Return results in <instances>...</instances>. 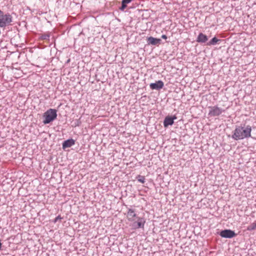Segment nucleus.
<instances>
[{"label":"nucleus","instance_id":"1","mask_svg":"<svg viewBox=\"0 0 256 256\" xmlns=\"http://www.w3.org/2000/svg\"><path fill=\"white\" fill-rule=\"evenodd\" d=\"M251 132L252 128L249 125L236 126L232 135V138L238 140L251 137Z\"/></svg>","mask_w":256,"mask_h":256},{"label":"nucleus","instance_id":"2","mask_svg":"<svg viewBox=\"0 0 256 256\" xmlns=\"http://www.w3.org/2000/svg\"><path fill=\"white\" fill-rule=\"evenodd\" d=\"M57 111L55 109L50 108L46 110L43 115L44 124H48L54 121L57 117Z\"/></svg>","mask_w":256,"mask_h":256},{"label":"nucleus","instance_id":"3","mask_svg":"<svg viewBox=\"0 0 256 256\" xmlns=\"http://www.w3.org/2000/svg\"><path fill=\"white\" fill-rule=\"evenodd\" d=\"M12 22V15L9 13H6L0 15V28H5L6 26L11 24Z\"/></svg>","mask_w":256,"mask_h":256},{"label":"nucleus","instance_id":"4","mask_svg":"<svg viewBox=\"0 0 256 256\" xmlns=\"http://www.w3.org/2000/svg\"><path fill=\"white\" fill-rule=\"evenodd\" d=\"M137 220L130 224V226L133 230L138 228H144V226L146 223V219L144 218L136 217Z\"/></svg>","mask_w":256,"mask_h":256},{"label":"nucleus","instance_id":"5","mask_svg":"<svg viewBox=\"0 0 256 256\" xmlns=\"http://www.w3.org/2000/svg\"><path fill=\"white\" fill-rule=\"evenodd\" d=\"M209 108L208 116H218L224 112V110H222L217 106H210Z\"/></svg>","mask_w":256,"mask_h":256},{"label":"nucleus","instance_id":"6","mask_svg":"<svg viewBox=\"0 0 256 256\" xmlns=\"http://www.w3.org/2000/svg\"><path fill=\"white\" fill-rule=\"evenodd\" d=\"M220 235L222 238H230L236 236V234L231 230H224L220 232Z\"/></svg>","mask_w":256,"mask_h":256},{"label":"nucleus","instance_id":"7","mask_svg":"<svg viewBox=\"0 0 256 256\" xmlns=\"http://www.w3.org/2000/svg\"><path fill=\"white\" fill-rule=\"evenodd\" d=\"M176 119V116H166L164 121V126L166 128L168 126L172 125L174 122V120Z\"/></svg>","mask_w":256,"mask_h":256},{"label":"nucleus","instance_id":"8","mask_svg":"<svg viewBox=\"0 0 256 256\" xmlns=\"http://www.w3.org/2000/svg\"><path fill=\"white\" fill-rule=\"evenodd\" d=\"M164 86V84L162 80L156 81L155 83H151L150 87L152 90H160Z\"/></svg>","mask_w":256,"mask_h":256},{"label":"nucleus","instance_id":"9","mask_svg":"<svg viewBox=\"0 0 256 256\" xmlns=\"http://www.w3.org/2000/svg\"><path fill=\"white\" fill-rule=\"evenodd\" d=\"M126 218L128 221L133 222L134 220V218H136V214L135 212V210L132 208H128Z\"/></svg>","mask_w":256,"mask_h":256},{"label":"nucleus","instance_id":"10","mask_svg":"<svg viewBox=\"0 0 256 256\" xmlns=\"http://www.w3.org/2000/svg\"><path fill=\"white\" fill-rule=\"evenodd\" d=\"M147 43L148 44L152 45H158L160 44L161 40L160 38H156L152 36L148 37L146 39Z\"/></svg>","mask_w":256,"mask_h":256},{"label":"nucleus","instance_id":"11","mask_svg":"<svg viewBox=\"0 0 256 256\" xmlns=\"http://www.w3.org/2000/svg\"><path fill=\"white\" fill-rule=\"evenodd\" d=\"M208 40V36L202 32L199 34L196 38V42L200 44L205 43Z\"/></svg>","mask_w":256,"mask_h":256},{"label":"nucleus","instance_id":"12","mask_svg":"<svg viewBox=\"0 0 256 256\" xmlns=\"http://www.w3.org/2000/svg\"><path fill=\"white\" fill-rule=\"evenodd\" d=\"M75 144V140L73 139H69L64 141L62 143V148L65 149L66 148H70Z\"/></svg>","mask_w":256,"mask_h":256},{"label":"nucleus","instance_id":"13","mask_svg":"<svg viewBox=\"0 0 256 256\" xmlns=\"http://www.w3.org/2000/svg\"><path fill=\"white\" fill-rule=\"evenodd\" d=\"M132 0H122V6L120 8V10L122 11H124L127 7V4H130Z\"/></svg>","mask_w":256,"mask_h":256},{"label":"nucleus","instance_id":"14","mask_svg":"<svg viewBox=\"0 0 256 256\" xmlns=\"http://www.w3.org/2000/svg\"><path fill=\"white\" fill-rule=\"evenodd\" d=\"M220 40L217 38L216 37L213 38L210 42H208L207 44V46H212L215 45L217 44V42L219 41H220Z\"/></svg>","mask_w":256,"mask_h":256},{"label":"nucleus","instance_id":"15","mask_svg":"<svg viewBox=\"0 0 256 256\" xmlns=\"http://www.w3.org/2000/svg\"><path fill=\"white\" fill-rule=\"evenodd\" d=\"M256 229V221L255 222L251 224H250L247 227L246 230L248 231H252V230H254Z\"/></svg>","mask_w":256,"mask_h":256},{"label":"nucleus","instance_id":"16","mask_svg":"<svg viewBox=\"0 0 256 256\" xmlns=\"http://www.w3.org/2000/svg\"><path fill=\"white\" fill-rule=\"evenodd\" d=\"M50 35L49 34H44L40 36V39L41 40H48L49 39Z\"/></svg>","mask_w":256,"mask_h":256},{"label":"nucleus","instance_id":"17","mask_svg":"<svg viewBox=\"0 0 256 256\" xmlns=\"http://www.w3.org/2000/svg\"><path fill=\"white\" fill-rule=\"evenodd\" d=\"M138 181L142 184H144L145 182V178L144 176L139 175L138 176Z\"/></svg>","mask_w":256,"mask_h":256},{"label":"nucleus","instance_id":"18","mask_svg":"<svg viewBox=\"0 0 256 256\" xmlns=\"http://www.w3.org/2000/svg\"><path fill=\"white\" fill-rule=\"evenodd\" d=\"M62 218L60 215H59L54 218V222L55 223L56 222H60Z\"/></svg>","mask_w":256,"mask_h":256},{"label":"nucleus","instance_id":"19","mask_svg":"<svg viewBox=\"0 0 256 256\" xmlns=\"http://www.w3.org/2000/svg\"><path fill=\"white\" fill-rule=\"evenodd\" d=\"M162 38L164 40L167 39V36L165 34H163L162 36Z\"/></svg>","mask_w":256,"mask_h":256}]
</instances>
